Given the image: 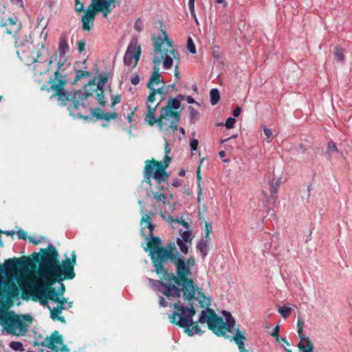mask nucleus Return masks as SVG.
<instances>
[{
    "mask_svg": "<svg viewBox=\"0 0 352 352\" xmlns=\"http://www.w3.org/2000/svg\"><path fill=\"white\" fill-rule=\"evenodd\" d=\"M67 60L66 56H59L58 61V67L54 74V78H50L49 83L50 87L49 89L52 90L54 93L52 95L51 98H57L58 104L60 106L67 105L68 104V110L70 115H78L83 117L82 112L80 111V107L85 108L82 104V100L87 98L91 95L87 90V85L85 87V90L76 91L74 93L68 92L65 90V86L67 83L66 76L63 74L62 67L64 66ZM89 83L88 86L91 85Z\"/></svg>",
    "mask_w": 352,
    "mask_h": 352,
    "instance_id": "obj_1",
    "label": "nucleus"
},
{
    "mask_svg": "<svg viewBox=\"0 0 352 352\" xmlns=\"http://www.w3.org/2000/svg\"><path fill=\"white\" fill-rule=\"evenodd\" d=\"M180 261V264L177 261L174 263L176 267V274L170 272L168 275L170 278L175 281V283L182 286L184 289V300H198L203 303L206 300V296L199 290L198 286L193 282L191 278L190 267L195 265V259L190 256L187 260L182 256L177 258Z\"/></svg>",
    "mask_w": 352,
    "mask_h": 352,
    "instance_id": "obj_2",
    "label": "nucleus"
},
{
    "mask_svg": "<svg viewBox=\"0 0 352 352\" xmlns=\"http://www.w3.org/2000/svg\"><path fill=\"white\" fill-rule=\"evenodd\" d=\"M174 311L169 316L171 323L185 328L188 336L201 334L202 331L197 324V321L193 322L192 318L196 314V310L192 304L184 306L180 300L173 304Z\"/></svg>",
    "mask_w": 352,
    "mask_h": 352,
    "instance_id": "obj_3",
    "label": "nucleus"
},
{
    "mask_svg": "<svg viewBox=\"0 0 352 352\" xmlns=\"http://www.w3.org/2000/svg\"><path fill=\"white\" fill-rule=\"evenodd\" d=\"M39 277L42 284L34 285L32 294L39 299L41 305L47 307L51 311L53 308L48 305V300L58 303L60 298L55 288L52 287L56 281L52 280L51 276L46 272L40 271Z\"/></svg>",
    "mask_w": 352,
    "mask_h": 352,
    "instance_id": "obj_4",
    "label": "nucleus"
},
{
    "mask_svg": "<svg viewBox=\"0 0 352 352\" xmlns=\"http://www.w3.org/2000/svg\"><path fill=\"white\" fill-rule=\"evenodd\" d=\"M165 272L156 273L158 274L162 280H154L148 278L147 280L151 287L155 291L160 292L166 296L168 298H179L182 294L184 297V289L182 286L177 285L175 281L170 278L168 270L165 268Z\"/></svg>",
    "mask_w": 352,
    "mask_h": 352,
    "instance_id": "obj_5",
    "label": "nucleus"
},
{
    "mask_svg": "<svg viewBox=\"0 0 352 352\" xmlns=\"http://www.w3.org/2000/svg\"><path fill=\"white\" fill-rule=\"evenodd\" d=\"M76 252L73 251L71 254V258L67 257L61 262L57 263L50 273L51 279L56 282H62L65 280L74 278L76 276L74 266L76 264Z\"/></svg>",
    "mask_w": 352,
    "mask_h": 352,
    "instance_id": "obj_6",
    "label": "nucleus"
},
{
    "mask_svg": "<svg viewBox=\"0 0 352 352\" xmlns=\"http://www.w3.org/2000/svg\"><path fill=\"white\" fill-rule=\"evenodd\" d=\"M1 323L4 325L6 331L12 335H23L28 330V325L20 316L13 312L0 311Z\"/></svg>",
    "mask_w": 352,
    "mask_h": 352,
    "instance_id": "obj_7",
    "label": "nucleus"
},
{
    "mask_svg": "<svg viewBox=\"0 0 352 352\" xmlns=\"http://www.w3.org/2000/svg\"><path fill=\"white\" fill-rule=\"evenodd\" d=\"M162 35L153 38L155 56H162L170 54L174 58H177L178 52L173 48V41L168 37L166 31L161 30Z\"/></svg>",
    "mask_w": 352,
    "mask_h": 352,
    "instance_id": "obj_8",
    "label": "nucleus"
},
{
    "mask_svg": "<svg viewBox=\"0 0 352 352\" xmlns=\"http://www.w3.org/2000/svg\"><path fill=\"white\" fill-rule=\"evenodd\" d=\"M184 99V96L179 94L176 98H169L167 104L164 107L162 118H171V125L170 127L173 130H177L178 124L180 121L181 111L177 110L181 107V101Z\"/></svg>",
    "mask_w": 352,
    "mask_h": 352,
    "instance_id": "obj_9",
    "label": "nucleus"
},
{
    "mask_svg": "<svg viewBox=\"0 0 352 352\" xmlns=\"http://www.w3.org/2000/svg\"><path fill=\"white\" fill-rule=\"evenodd\" d=\"M159 104L160 103L158 102L154 107H152L148 104H146V114L144 118L145 121L151 126L157 124L160 129L161 131L164 130L166 133H170L175 131L176 130H173V129L170 127L171 125V118H168V116L166 118L162 117L163 116L164 107L161 109L160 117L158 118H155V112Z\"/></svg>",
    "mask_w": 352,
    "mask_h": 352,
    "instance_id": "obj_10",
    "label": "nucleus"
},
{
    "mask_svg": "<svg viewBox=\"0 0 352 352\" xmlns=\"http://www.w3.org/2000/svg\"><path fill=\"white\" fill-rule=\"evenodd\" d=\"M158 250L161 255L156 259V262L157 263V270H156V273H160L162 272H166L164 264L167 261H170L173 264H174L175 261H177V263L180 264V261L177 259L180 254L174 243H168L165 248L163 247V248H159Z\"/></svg>",
    "mask_w": 352,
    "mask_h": 352,
    "instance_id": "obj_11",
    "label": "nucleus"
},
{
    "mask_svg": "<svg viewBox=\"0 0 352 352\" xmlns=\"http://www.w3.org/2000/svg\"><path fill=\"white\" fill-rule=\"evenodd\" d=\"M41 271L46 272L49 274L54 265L59 263V254L55 247L50 244L46 249H41Z\"/></svg>",
    "mask_w": 352,
    "mask_h": 352,
    "instance_id": "obj_12",
    "label": "nucleus"
},
{
    "mask_svg": "<svg viewBox=\"0 0 352 352\" xmlns=\"http://www.w3.org/2000/svg\"><path fill=\"white\" fill-rule=\"evenodd\" d=\"M39 344L47 349L46 351L41 349L43 352H69L67 346L63 343V336L58 331H54L50 336L45 338Z\"/></svg>",
    "mask_w": 352,
    "mask_h": 352,
    "instance_id": "obj_13",
    "label": "nucleus"
},
{
    "mask_svg": "<svg viewBox=\"0 0 352 352\" xmlns=\"http://www.w3.org/2000/svg\"><path fill=\"white\" fill-rule=\"evenodd\" d=\"M141 53L142 49L138 44V39L137 37H133L130 41L124 56V65L130 66L134 60L133 67H135L140 60Z\"/></svg>",
    "mask_w": 352,
    "mask_h": 352,
    "instance_id": "obj_14",
    "label": "nucleus"
},
{
    "mask_svg": "<svg viewBox=\"0 0 352 352\" xmlns=\"http://www.w3.org/2000/svg\"><path fill=\"white\" fill-rule=\"evenodd\" d=\"M31 261L28 257L22 256L20 258H8L5 261L4 265H0V273L6 274V270L10 272H16L17 268L27 269Z\"/></svg>",
    "mask_w": 352,
    "mask_h": 352,
    "instance_id": "obj_15",
    "label": "nucleus"
},
{
    "mask_svg": "<svg viewBox=\"0 0 352 352\" xmlns=\"http://www.w3.org/2000/svg\"><path fill=\"white\" fill-rule=\"evenodd\" d=\"M144 237L145 240L147 241V245L150 248L149 255L151 256L153 265L155 268L154 271L156 272V270H157V263L156 262V259H157V258L161 255L158 249L163 248V247L160 246L162 240L160 237L154 236L153 235L152 236H144Z\"/></svg>",
    "mask_w": 352,
    "mask_h": 352,
    "instance_id": "obj_16",
    "label": "nucleus"
},
{
    "mask_svg": "<svg viewBox=\"0 0 352 352\" xmlns=\"http://www.w3.org/2000/svg\"><path fill=\"white\" fill-rule=\"evenodd\" d=\"M19 294L16 284L0 276V296L1 298H14Z\"/></svg>",
    "mask_w": 352,
    "mask_h": 352,
    "instance_id": "obj_17",
    "label": "nucleus"
},
{
    "mask_svg": "<svg viewBox=\"0 0 352 352\" xmlns=\"http://www.w3.org/2000/svg\"><path fill=\"white\" fill-rule=\"evenodd\" d=\"M72 306V302H68L67 300L62 296L59 298V300L58 301V305L56 307H53L52 309H51V318L53 320H59L61 322L65 323V319L63 316H59V315L61 314L62 311L64 309H67Z\"/></svg>",
    "mask_w": 352,
    "mask_h": 352,
    "instance_id": "obj_18",
    "label": "nucleus"
},
{
    "mask_svg": "<svg viewBox=\"0 0 352 352\" xmlns=\"http://www.w3.org/2000/svg\"><path fill=\"white\" fill-rule=\"evenodd\" d=\"M116 3H118L117 0H92L90 7H94L96 13L103 11V16L107 17L108 13L111 12L109 8L111 6L115 8Z\"/></svg>",
    "mask_w": 352,
    "mask_h": 352,
    "instance_id": "obj_19",
    "label": "nucleus"
},
{
    "mask_svg": "<svg viewBox=\"0 0 352 352\" xmlns=\"http://www.w3.org/2000/svg\"><path fill=\"white\" fill-rule=\"evenodd\" d=\"M162 60H163V57H162V56H153V62L155 64V66L153 67V71L149 81L148 82L147 85H146L149 89H153L154 84L157 85L160 82H162L163 84H164V82L162 80H161V79H160V74L159 72L160 69L158 67V66L160 65V64L161 63Z\"/></svg>",
    "mask_w": 352,
    "mask_h": 352,
    "instance_id": "obj_20",
    "label": "nucleus"
},
{
    "mask_svg": "<svg viewBox=\"0 0 352 352\" xmlns=\"http://www.w3.org/2000/svg\"><path fill=\"white\" fill-rule=\"evenodd\" d=\"M151 164L153 166V178L158 184H161L168 179L169 175L165 171L166 168H164L161 165V162L151 160Z\"/></svg>",
    "mask_w": 352,
    "mask_h": 352,
    "instance_id": "obj_21",
    "label": "nucleus"
},
{
    "mask_svg": "<svg viewBox=\"0 0 352 352\" xmlns=\"http://www.w3.org/2000/svg\"><path fill=\"white\" fill-rule=\"evenodd\" d=\"M96 15V11L94 7L89 6V8L84 11L82 16V29L86 31H90L94 26V21Z\"/></svg>",
    "mask_w": 352,
    "mask_h": 352,
    "instance_id": "obj_22",
    "label": "nucleus"
},
{
    "mask_svg": "<svg viewBox=\"0 0 352 352\" xmlns=\"http://www.w3.org/2000/svg\"><path fill=\"white\" fill-rule=\"evenodd\" d=\"M208 328L217 336H223L226 338L229 337L226 334L225 322L223 321V319L217 315H216L214 320L210 322L208 325Z\"/></svg>",
    "mask_w": 352,
    "mask_h": 352,
    "instance_id": "obj_23",
    "label": "nucleus"
},
{
    "mask_svg": "<svg viewBox=\"0 0 352 352\" xmlns=\"http://www.w3.org/2000/svg\"><path fill=\"white\" fill-rule=\"evenodd\" d=\"M86 99H85V100ZM82 104L85 106V108L80 107V111L82 112L83 117L79 116L78 115H72L74 117H78L83 118L85 120H90L92 117H96L97 119L102 120L103 116V111L99 108L92 109L91 113H88V107L84 103V100H82Z\"/></svg>",
    "mask_w": 352,
    "mask_h": 352,
    "instance_id": "obj_24",
    "label": "nucleus"
},
{
    "mask_svg": "<svg viewBox=\"0 0 352 352\" xmlns=\"http://www.w3.org/2000/svg\"><path fill=\"white\" fill-rule=\"evenodd\" d=\"M48 54L47 49L45 47L44 43L41 45L38 44L36 49L32 52V54L35 55L34 62L41 64L46 62V56ZM38 65H35L34 68L36 70Z\"/></svg>",
    "mask_w": 352,
    "mask_h": 352,
    "instance_id": "obj_25",
    "label": "nucleus"
},
{
    "mask_svg": "<svg viewBox=\"0 0 352 352\" xmlns=\"http://www.w3.org/2000/svg\"><path fill=\"white\" fill-rule=\"evenodd\" d=\"M298 347L301 352H314V346L309 338L306 336H300Z\"/></svg>",
    "mask_w": 352,
    "mask_h": 352,
    "instance_id": "obj_26",
    "label": "nucleus"
},
{
    "mask_svg": "<svg viewBox=\"0 0 352 352\" xmlns=\"http://www.w3.org/2000/svg\"><path fill=\"white\" fill-rule=\"evenodd\" d=\"M216 314L214 311L212 309L207 308L205 310L201 311L199 318L197 320V322L200 323H208V325L210 323L212 320H214L216 316Z\"/></svg>",
    "mask_w": 352,
    "mask_h": 352,
    "instance_id": "obj_27",
    "label": "nucleus"
},
{
    "mask_svg": "<svg viewBox=\"0 0 352 352\" xmlns=\"http://www.w3.org/2000/svg\"><path fill=\"white\" fill-rule=\"evenodd\" d=\"M69 47L67 43V34L63 32L60 36L58 52L59 56H65V54L69 52Z\"/></svg>",
    "mask_w": 352,
    "mask_h": 352,
    "instance_id": "obj_28",
    "label": "nucleus"
},
{
    "mask_svg": "<svg viewBox=\"0 0 352 352\" xmlns=\"http://www.w3.org/2000/svg\"><path fill=\"white\" fill-rule=\"evenodd\" d=\"M231 340H234L237 344L240 352L245 351L244 341H245L247 338H245L243 331H241L238 329Z\"/></svg>",
    "mask_w": 352,
    "mask_h": 352,
    "instance_id": "obj_29",
    "label": "nucleus"
},
{
    "mask_svg": "<svg viewBox=\"0 0 352 352\" xmlns=\"http://www.w3.org/2000/svg\"><path fill=\"white\" fill-rule=\"evenodd\" d=\"M140 214H142V218L140 223L141 226L140 234L142 236H146L144 233L145 229L149 227V223H153V221L151 215L145 213L143 210H140Z\"/></svg>",
    "mask_w": 352,
    "mask_h": 352,
    "instance_id": "obj_30",
    "label": "nucleus"
},
{
    "mask_svg": "<svg viewBox=\"0 0 352 352\" xmlns=\"http://www.w3.org/2000/svg\"><path fill=\"white\" fill-rule=\"evenodd\" d=\"M153 164H151L150 160H147L145 161V166L144 169V182H146L147 184H151V177H153Z\"/></svg>",
    "mask_w": 352,
    "mask_h": 352,
    "instance_id": "obj_31",
    "label": "nucleus"
},
{
    "mask_svg": "<svg viewBox=\"0 0 352 352\" xmlns=\"http://www.w3.org/2000/svg\"><path fill=\"white\" fill-rule=\"evenodd\" d=\"M226 322H225V331L232 332L235 324V320L228 311H223Z\"/></svg>",
    "mask_w": 352,
    "mask_h": 352,
    "instance_id": "obj_32",
    "label": "nucleus"
},
{
    "mask_svg": "<svg viewBox=\"0 0 352 352\" xmlns=\"http://www.w3.org/2000/svg\"><path fill=\"white\" fill-rule=\"evenodd\" d=\"M210 103L215 105L220 99L219 91L217 89H212L210 91Z\"/></svg>",
    "mask_w": 352,
    "mask_h": 352,
    "instance_id": "obj_33",
    "label": "nucleus"
},
{
    "mask_svg": "<svg viewBox=\"0 0 352 352\" xmlns=\"http://www.w3.org/2000/svg\"><path fill=\"white\" fill-rule=\"evenodd\" d=\"M197 248L199 250V251L202 254L203 258H204L208 253V244L204 242H202L201 241H199V243L197 245Z\"/></svg>",
    "mask_w": 352,
    "mask_h": 352,
    "instance_id": "obj_34",
    "label": "nucleus"
},
{
    "mask_svg": "<svg viewBox=\"0 0 352 352\" xmlns=\"http://www.w3.org/2000/svg\"><path fill=\"white\" fill-rule=\"evenodd\" d=\"M98 90V91L97 92V94H96V98H97L98 102L100 106L104 107L105 104H106V100H105L104 96V89L101 88V89H94V91H96Z\"/></svg>",
    "mask_w": 352,
    "mask_h": 352,
    "instance_id": "obj_35",
    "label": "nucleus"
},
{
    "mask_svg": "<svg viewBox=\"0 0 352 352\" xmlns=\"http://www.w3.org/2000/svg\"><path fill=\"white\" fill-rule=\"evenodd\" d=\"M344 50L340 47H336L334 50V55L337 60L343 63L344 61Z\"/></svg>",
    "mask_w": 352,
    "mask_h": 352,
    "instance_id": "obj_36",
    "label": "nucleus"
},
{
    "mask_svg": "<svg viewBox=\"0 0 352 352\" xmlns=\"http://www.w3.org/2000/svg\"><path fill=\"white\" fill-rule=\"evenodd\" d=\"M169 54H168L167 55H164L163 67L165 69H170L173 64V57H171Z\"/></svg>",
    "mask_w": 352,
    "mask_h": 352,
    "instance_id": "obj_37",
    "label": "nucleus"
},
{
    "mask_svg": "<svg viewBox=\"0 0 352 352\" xmlns=\"http://www.w3.org/2000/svg\"><path fill=\"white\" fill-rule=\"evenodd\" d=\"M187 243H186L180 238H177V244L179 246L180 251L184 254H186L188 252V245Z\"/></svg>",
    "mask_w": 352,
    "mask_h": 352,
    "instance_id": "obj_38",
    "label": "nucleus"
},
{
    "mask_svg": "<svg viewBox=\"0 0 352 352\" xmlns=\"http://www.w3.org/2000/svg\"><path fill=\"white\" fill-rule=\"evenodd\" d=\"M91 76V73L87 71L82 70H77L76 76L74 78V82H77L82 78L89 77Z\"/></svg>",
    "mask_w": 352,
    "mask_h": 352,
    "instance_id": "obj_39",
    "label": "nucleus"
},
{
    "mask_svg": "<svg viewBox=\"0 0 352 352\" xmlns=\"http://www.w3.org/2000/svg\"><path fill=\"white\" fill-rule=\"evenodd\" d=\"M278 311L283 318H287L290 315L292 309L286 306H283L278 308Z\"/></svg>",
    "mask_w": 352,
    "mask_h": 352,
    "instance_id": "obj_40",
    "label": "nucleus"
},
{
    "mask_svg": "<svg viewBox=\"0 0 352 352\" xmlns=\"http://www.w3.org/2000/svg\"><path fill=\"white\" fill-rule=\"evenodd\" d=\"M279 185H280V184L278 180H276V181L272 180L270 183V193L272 195L276 194Z\"/></svg>",
    "mask_w": 352,
    "mask_h": 352,
    "instance_id": "obj_41",
    "label": "nucleus"
},
{
    "mask_svg": "<svg viewBox=\"0 0 352 352\" xmlns=\"http://www.w3.org/2000/svg\"><path fill=\"white\" fill-rule=\"evenodd\" d=\"M152 195L154 199L157 201L165 203V200L167 199V196L165 194L160 193L157 191H152Z\"/></svg>",
    "mask_w": 352,
    "mask_h": 352,
    "instance_id": "obj_42",
    "label": "nucleus"
},
{
    "mask_svg": "<svg viewBox=\"0 0 352 352\" xmlns=\"http://www.w3.org/2000/svg\"><path fill=\"white\" fill-rule=\"evenodd\" d=\"M108 78H109V74H104L100 75V76H99V81L98 82L97 88L96 89L103 88V85H104V83H106L107 82Z\"/></svg>",
    "mask_w": 352,
    "mask_h": 352,
    "instance_id": "obj_43",
    "label": "nucleus"
},
{
    "mask_svg": "<svg viewBox=\"0 0 352 352\" xmlns=\"http://www.w3.org/2000/svg\"><path fill=\"white\" fill-rule=\"evenodd\" d=\"M182 238L181 239H183L186 243H188L190 245L192 243V236H191V232L190 231H184L181 234Z\"/></svg>",
    "mask_w": 352,
    "mask_h": 352,
    "instance_id": "obj_44",
    "label": "nucleus"
},
{
    "mask_svg": "<svg viewBox=\"0 0 352 352\" xmlns=\"http://www.w3.org/2000/svg\"><path fill=\"white\" fill-rule=\"evenodd\" d=\"M10 346L14 351H23L24 349L23 346V344L20 342H11L10 343Z\"/></svg>",
    "mask_w": 352,
    "mask_h": 352,
    "instance_id": "obj_45",
    "label": "nucleus"
},
{
    "mask_svg": "<svg viewBox=\"0 0 352 352\" xmlns=\"http://www.w3.org/2000/svg\"><path fill=\"white\" fill-rule=\"evenodd\" d=\"M188 110L190 111V118L191 122L195 123L196 120H197V117L199 115V113L197 110H195L193 107H189Z\"/></svg>",
    "mask_w": 352,
    "mask_h": 352,
    "instance_id": "obj_46",
    "label": "nucleus"
},
{
    "mask_svg": "<svg viewBox=\"0 0 352 352\" xmlns=\"http://www.w3.org/2000/svg\"><path fill=\"white\" fill-rule=\"evenodd\" d=\"M187 49L192 54L196 53V47L191 37H188V38Z\"/></svg>",
    "mask_w": 352,
    "mask_h": 352,
    "instance_id": "obj_47",
    "label": "nucleus"
},
{
    "mask_svg": "<svg viewBox=\"0 0 352 352\" xmlns=\"http://www.w3.org/2000/svg\"><path fill=\"white\" fill-rule=\"evenodd\" d=\"M338 150L336 144L333 141H330L328 143L327 153L331 155L333 153L338 152Z\"/></svg>",
    "mask_w": 352,
    "mask_h": 352,
    "instance_id": "obj_48",
    "label": "nucleus"
},
{
    "mask_svg": "<svg viewBox=\"0 0 352 352\" xmlns=\"http://www.w3.org/2000/svg\"><path fill=\"white\" fill-rule=\"evenodd\" d=\"M86 41L85 39L80 40L77 42V50L80 54L85 51Z\"/></svg>",
    "mask_w": 352,
    "mask_h": 352,
    "instance_id": "obj_49",
    "label": "nucleus"
},
{
    "mask_svg": "<svg viewBox=\"0 0 352 352\" xmlns=\"http://www.w3.org/2000/svg\"><path fill=\"white\" fill-rule=\"evenodd\" d=\"M143 27V21L140 18L138 19L135 22L134 28L135 29V30L140 32L142 31Z\"/></svg>",
    "mask_w": 352,
    "mask_h": 352,
    "instance_id": "obj_50",
    "label": "nucleus"
},
{
    "mask_svg": "<svg viewBox=\"0 0 352 352\" xmlns=\"http://www.w3.org/2000/svg\"><path fill=\"white\" fill-rule=\"evenodd\" d=\"M118 117V114L115 112L113 113H103L102 119L107 121H109L111 119H116Z\"/></svg>",
    "mask_w": 352,
    "mask_h": 352,
    "instance_id": "obj_51",
    "label": "nucleus"
},
{
    "mask_svg": "<svg viewBox=\"0 0 352 352\" xmlns=\"http://www.w3.org/2000/svg\"><path fill=\"white\" fill-rule=\"evenodd\" d=\"M150 90L154 91L156 94H162V95H165L166 94H167L168 92V89H166V87H164V86H162V87L158 88L157 89H155L153 87V89H150Z\"/></svg>",
    "mask_w": 352,
    "mask_h": 352,
    "instance_id": "obj_52",
    "label": "nucleus"
},
{
    "mask_svg": "<svg viewBox=\"0 0 352 352\" xmlns=\"http://www.w3.org/2000/svg\"><path fill=\"white\" fill-rule=\"evenodd\" d=\"M236 122L234 118L230 117L226 120L225 126L227 129H232L234 127V124Z\"/></svg>",
    "mask_w": 352,
    "mask_h": 352,
    "instance_id": "obj_53",
    "label": "nucleus"
},
{
    "mask_svg": "<svg viewBox=\"0 0 352 352\" xmlns=\"http://www.w3.org/2000/svg\"><path fill=\"white\" fill-rule=\"evenodd\" d=\"M297 325H298V333L299 334V337L300 338V336H305L302 333V327L304 325V321L302 319L298 318Z\"/></svg>",
    "mask_w": 352,
    "mask_h": 352,
    "instance_id": "obj_54",
    "label": "nucleus"
},
{
    "mask_svg": "<svg viewBox=\"0 0 352 352\" xmlns=\"http://www.w3.org/2000/svg\"><path fill=\"white\" fill-rule=\"evenodd\" d=\"M75 10L77 12H81L84 10V6L79 0H75Z\"/></svg>",
    "mask_w": 352,
    "mask_h": 352,
    "instance_id": "obj_55",
    "label": "nucleus"
},
{
    "mask_svg": "<svg viewBox=\"0 0 352 352\" xmlns=\"http://www.w3.org/2000/svg\"><path fill=\"white\" fill-rule=\"evenodd\" d=\"M58 283H59V287H58V290H56V292L59 297H62L65 292V287L63 283H61V282H58Z\"/></svg>",
    "mask_w": 352,
    "mask_h": 352,
    "instance_id": "obj_56",
    "label": "nucleus"
},
{
    "mask_svg": "<svg viewBox=\"0 0 352 352\" xmlns=\"http://www.w3.org/2000/svg\"><path fill=\"white\" fill-rule=\"evenodd\" d=\"M278 333H279V326L277 325L274 327L273 331L271 333V336L274 337L276 338V340L278 342H280V338L278 336Z\"/></svg>",
    "mask_w": 352,
    "mask_h": 352,
    "instance_id": "obj_57",
    "label": "nucleus"
},
{
    "mask_svg": "<svg viewBox=\"0 0 352 352\" xmlns=\"http://www.w3.org/2000/svg\"><path fill=\"white\" fill-rule=\"evenodd\" d=\"M121 101V96L116 95L111 97V107H113L115 104L120 103Z\"/></svg>",
    "mask_w": 352,
    "mask_h": 352,
    "instance_id": "obj_58",
    "label": "nucleus"
},
{
    "mask_svg": "<svg viewBox=\"0 0 352 352\" xmlns=\"http://www.w3.org/2000/svg\"><path fill=\"white\" fill-rule=\"evenodd\" d=\"M16 234L19 239L25 240L27 239V233L23 230H18Z\"/></svg>",
    "mask_w": 352,
    "mask_h": 352,
    "instance_id": "obj_59",
    "label": "nucleus"
},
{
    "mask_svg": "<svg viewBox=\"0 0 352 352\" xmlns=\"http://www.w3.org/2000/svg\"><path fill=\"white\" fill-rule=\"evenodd\" d=\"M198 140H196V139H193L190 141V149L191 151H196L197 148V146H198Z\"/></svg>",
    "mask_w": 352,
    "mask_h": 352,
    "instance_id": "obj_60",
    "label": "nucleus"
},
{
    "mask_svg": "<svg viewBox=\"0 0 352 352\" xmlns=\"http://www.w3.org/2000/svg\"><path fill=\"white\" fill-rule=\"evenodd\" d=\"M155 96L156 94L154 91H151V93L147 98V104L153 102L155 100Z\"/></svg>",
    "mask_w": 352,
    "mask_h": 352,
    "instance_id": "obj_61",
    "label": "nucleus"
},
{
    "mask_svg": "<svg viewBox=\"0 0 352 352\" xmlns=\"http://www.w3.org/2000/svg\"><path fill=\"white\" fill-rule=\"evenodd\" d=\"M171 160V158L168 156V155H166L164 157V161L163 163L161 162V165L164 168H166L168 166V164Z\"/></svg>",
    "mask_w": 352,
    "mask_h": 352,
    "instance_id": "obj_62",
    "label": "nucleus"
},
{
    "mask_svg": "<svg viewBox=\"0 0 352 352\" xmlns=\"http://www.w3.org/2000/svg\"><path fill=\"white\" fill-rule=\"evenodd\" d=\"M212 226L208 222H205L204 232L206 235L210 234L212 232Z\"/></svg>",
    "mask_w": 352,
    "mask_h": 352,
    "instance_id": "obj_63",
    "label": "nucleus"
},
{
    "mask_svg": "<svg viewBox=\"0 0 352 352\" xmlns=\"http://www.w3.org/2000/svg\"><path fill=\"white\" fill-rule=\"evenodd\" d=\"M140 76L138 74L133 75L131 78V82L134 85H138L140 82Z\"/></svg>",
    "mask_w": 352,
    "mask_h": 352,
    "instance_id": "obj_64",
    "label": "nucleus"
}]
</instances>
